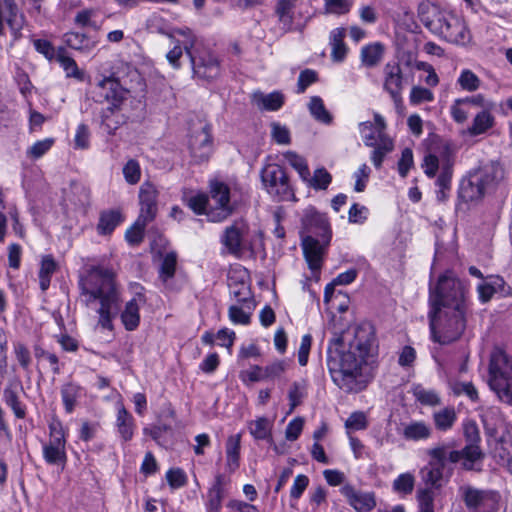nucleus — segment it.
Returning <instances> with one entry per match:
<instances>
[{
	"instance_id": "4468645a",
	"label": "nucleus",
	"mask_w": 512,
	"mask_h": 512,
	"mask_svg": "<svg viewBox=\"0 0 512 512\" xmlns=\"http://www.w3.org/2000/svg\"><path fill=\"white\" fill-rule=\"evenodd\" d=\"M125 94L126 92L120 83L113 78H105L97 86V100L99 102L106 101L115 108L121 104Z\"/></svg>"
},
{
	"instance_id": "b1692460",
	"label": "nucleus",
	"mask_w": 512,
	"mask_h": 512,
	"mask_svg": "<svg viewBox=\"0 0 512 512\" xmlns=\"http://www.w3.org/2000/svg\"><path fill=\"white\" fill-rule=\"evenodd\" d=\"M479 179L470 174L462 180L459 188V197L465 202L479 200L483 197L485 189L479 184Z\"/></svg>"
},
{
	"instance_id": "6e6d98bb",
	"label": "nucleus",
	"mask_w": 512,
	"mask_h": 512,
	"mask_svg": "<svg viewBox=\"0 0 512 512\" xmlns=\"http://www.w3.org/2000/svg\"><path fill=\"white\" fill-rule=\"evenodd\" d=\"M251 314L252 310L246 309L245 306L232 305L228 310L229 319L234 324L248 325L251 321Z\"/></svg>"
},
{
	"instance_id": "412c9836",
	"label": "nucleus",
	"mask_w": 512,
	"mask_h": 512,
	"mask_svg": "<svg viewBox=\"0 0 512 512\" xmlns=\"http://www.w3.org/2000/svg\"><path fill=\"white\" fill-rule=\"evenodd\" d=\"M491 111L492 109L481 110L474 116L471 124L466 130L469 136H480L493 128L495 125V117Z\"/></svg>"
},
{
	"instance_id": "603ef678",
	"label": "nucleus",
	"mask_w": 512,
	"mask_h": 512,
	"mask_svg": "<svg viewBox=\"0 0 512 512\" xmlns=\"http://www.w3.org/2000/svg\"><path fill=\"white\" fill-rule=\"evenodd\" d=\"M146 27L151 33H159L168 35L169 37H174L172 33H170V29L166 20L158 14H152L146 21Z\"/></svg>"
},
{
	"instance_id": "39448f33",
	"label": "nucleus",
	"mask_w": 512,
	"mask_h": 512,
	"mask_svg": "<svg viewBox=\"0 0 512 512\" xmlns=\"http://www.w3.org/2000/svg\"><path fill=\"white\" fill-rule=\"evenodd\" d=\"M428 319L431 339L441 345L458 340L466 328V311L430 308Z\"/></svg>"
},
{
	"instance_id": "0eeeda50",
	"label": "nucleus",
	"mask_w": 512,
	"mask_h": 512,
	"mask_svg": "<svg viewBox=\"0 0 512 512\" xmlns=\"http://www.w3.org/2000/svg\"><path fill=\"white\" fill-rule=\"evenodd\" d=\"M489 385L499 399L512 406V357L502 350L491 355Z\"/></svg>"
},
{
	"instance_id": "c03bdc74",
	"label": "nucleus",
	"mask_w": 512,
	"mask_h": 512,
	"mask_svg": "<svg viewBox=\"0 0 512 512\" xmlns=\"http://www.w3.org/2000/svg\"><path fill=\"white\" fill-rule=\"evenodd\" d=\"M284 159L299 173L302 180H308L310 170L306 160L293 151H287L283 154Z\"/></svg>"
},
{
	"instance_id": "473e14b6",
	"label": "nucleus",
	"mask_w": 512,
	"mask_h": 512,
	"mask_svg": "<svg viewBox=\"0 0 512 512\" xmlns=\"http://www.w3.org/2000/svg\"><path fill=\"white\" fill-rule=\"evenodd\" d=\"M123 217L118 210H108L101 213L97 225L98 233L101 235L110 234L121 222Z\"/></svg>"
},
{
	"instance_id": "f704fd0d",
	"label": "nucleus",
	"mask_w": 512,
	"mask_h": 512,
	"mask_svg": "<svg viewBox=\"0 0 512 512\" xmlns=\"http://www.w3.org/2000/svg\"><path fill=\"white\" fill-rule=\"evenodd\" d=\"M308 109L313 118L323 124L329 125L333 121L331 113L326 109L321 97L313 96L308 103Z\"/></svg>"
},
{
	"instance_id": "58836bf2",
	"label": "nucleus",
	"mask_w": 512,
	"mask_h": 512,
	"mask_svg": "<svg viewBox=\"0 0 512 512\" xmlns=\"http://www.w3.org/2000/svg\"><path fill=\"white\" fill-rule=\"evenodd\" d=\"M383 56V46L380 43L367 45L361 50L362 63L367 67H373L379 63Z\"/></svg>"
},
{
	"instance_id": "774afa93",
	"label": "nucleus",
	"mask_w": 512,
	"mask_h": 512,
	"mask_svg": "<svg viewBox=\"0 0 512 512\" xmlns=\"http://www.w3.org/2000/svg\"><path fill=\"white\" fill-rule=\"evenodd\" d=\"M309 482L308 476L304 474L297 475L290 489V498L292 500H298L307 489Z\"/></svg>"
},
{
	"instance_id": "a18cd8bd",
	"label": "nucleus",
	"mask_w": 512,
	"mask_h": 512,
	"mask_svg": "<svg viewBox=\"0 0 512 512\" xmlns=\"http://www.w3.org/2000/svg\"><path fill=\"white\" fill-rule=\"evenodd\" d=\"M415 486V477L411 473L400 474L392 484L396 493L409 495L413 492Z\"/></svg>"
},
{
	"instance_id": "3c124183",
	"label": "nucleus",
	"mask_w": 512,
	"mask_h": 512,
	"mask_svg": "<svg viewBox=\"0 0 512 512\" xmlns=\"http://www.w3.org/2000/svg\"><path fill=\"white\" fill-rule=\"evenodd\" d=\"M222 484L223 476L219 475L216 478V484L210 489L208 493L209 512H217L221 506Z\"/></svg>"
},
{
	"instance_id": "a211bd4d",
	"label": "nucleus",
	"mask_w": 512,
	"mask_h": 512,
	"mask_svg": "<svg viewBox=\"0 0 512 512\" xmlns=\"http://www.w3.org/2000/svg\"><path fill=\"white\" fill-rule=\"evenodd\" d=\"M247 232V224L243 220H236L232 225L226 227L222 243L230 253L239 254L242 250L243 238Z\"/></svg>"
},
{
	"instance_id": "7c9ffc66",
	"label": "nucleus",
	"mask_w": 512,
	"mask_h": 512,
	"mask_svg": "<svg viewBox=\"0 0 512 512\" xmlns=\"http://www.w3.org/2000/svg\"><path fill=\"white\" fill-rule=\"evenodd\" d=\"M65 43L72 49L79 50L84 53L91 52L97 45V41L87 37L85 34L78 32H69L64 36Z\"/></svg>"
},
{
	"instance_id": "052dcab7",
	"label": "nucleus",
	"mask_w": 512,
	"mask_h": 512,
	"mask_svg": "<svg viewBox=\"0 0 512 512\" xmlns=\"http://www.w3.org/2000/svg\"><path fill=\"white\" fill-rule=\"evenodd\" d=\"M57 60L60 63L61 67L65 70L66 75L68 77L82 79L83 74L78 69V66L74 59L64 54H59Z\"/></svg>"
},
{
	"instance_id": "5fc2aeb1",
	"label": "nucleus",
	"mask_w": 512,
	"mask_h": 512,
	"mask_svg": "<svg viewBox=\"0 0 512 512\" xmlns=\"http://www.w3.org/2000/svg\"><path fill=\"white\" fill-rule=\"evenodd\" d=\"M146 226L147 224L136 220L125 233L126 241L132 246L139 245L143 241Z\"/></svg>"
},
{
	"instance_id": "a878e982",
	"label": "nucleus",
	"mask_w": 512,
	"mask_h": 512,
	"mask_svg": "<svg viewBox=\"0 0 512 512\" xmlns=\"http://www.w3.org/2000/svg\"><path fill=\"white\" fill-rule=\"evenodd\" d=\"M241 435H231L226 441V468L229 473L235 472L240 466Z\"/></svg>"
},
{
	"instance_id": "680f3d73",
	"label": "nucleus",
	"mask_w": 512,
	"mask_h": 512,
	"mask_svg": "<svg viewBox=\"0 0 512 512\" xmlns=\"http://www.w3.org/2000/svg\"><path fill=\"white\" fill-rule=\"evenodd\" d=\"M158 190L151 182H144L139 190V202L157 204Z\"/></svg>"
},
{
	"instance_id": "f8f14e48",
	"label": "nucleus",
	"mask_w": 512,
	"mask_h": 512,
	"mask_svg": "<svg viewBox=\"0 0 512 512\" xmlns=\"http://www.w3.org/2000/svg\"><path fill=\"white\" fill-rule=\"evenodd\" d=\"M328 244L323 243L321 239H318L312 235L303 236L302 249L305 260L312 273L319 279L320 270L322 268L325 249Z\"/></svg>"
},
{
	"instance_id": "c9c22d12",
	"label": "nucleus",
	"mask_w": 512,
	"mask_h": 512,
	"mask_svg": "<svg viewBox=\"0 0 512 512\" xmlns=\"http://www.w3.org/2000/svg\"><path fill=\"white\" fill-rule=\"evenodd\" d=\"M81 393V387L74 383H68L62 387L61 397L67 413H72L74 411L77 401L81 397Z\"/></svg>"
},
{
	"instance_id": "f257e3e1",
	"label": "nucleus",
	"mask_w": 512,
	"mask_h": 512,
	"mask_svg": "<svg viewBox=\"0 0 512 512\" xmlns=\"http://www.w3.org/2000/svg\"><path fill=\"white\" fill-rule=\"evenodd\" d=\"M376 347L374 328L358 325L352 339L335 335L327 349V367L333 383L346 393H359L373 379L370 359Z\"/></svg>"
},
{
	"instance_id": "72a5a7b5",
	"label": "nucleus",
	"mask_w": 512,
	"mask_h": 512,
	"mask_svg": "<svg viewBox=\"0 0 512 512\" xmlns=\"http://www.w3.org/2000/svg\"><path fill=\"white\" fill-rule=\"evenodd\" d=\"M443 469L441 465L428 462L427 465L421 468L420 477L425 485L429 486L428 488H439L443 477Z\"/></svg>"
},
{
	"instance_id": "69168bd1",
	"label": "nucleus",
	"mask_w": 512,
	"mask_h": 512,
	"mask_svg": "<svg viewBox=\"0 0 512 512\" xmlns=\"http://www.w3.org/2000/svg\"><path fill=\"white\" fill-rule=\"evenodd\" d=\"M410 102L413 105H418L423 102H431L434 99V95L431 90L421 87L414 86L410 92Z\"/></svg>"
},
{
	"instance_id": "20e7f679",
	"label": "nucleus",
	"mask_w": 512,
	"mask_h": 512,
	"mask_svg": "<svg viewBox=\"0 0 512 512\" xmlns=\"http://www.w3.org/2000/svg\"><path fill=\"white\" fill-rule=\"evenodd\" d=\"M210 197L212 204L204 195L194 196V213L206 214L211 222H222L232 216L238 204L231 199L230 188L217 179L210 180Z\"/></svg>"
},
{
	"instance_id": "ddd939ff",
	"label": "nucleus",
	"mask_w": 512,
	"mask_h": 512,
	"mask_svg": "<svg viewBox=\"0 0 512 512\" xmlns=\"http://www.w3.org/2000/svg\"><path fill=\"white\" fill-rule=\"evenodd\" d=\"M146 303V297L141 292H137L129 301L126 302L120 313L121 323L127 331H134L140 324V308Z\"/></svg>"
},
{
	"instance_id": "09e8293b",
	"label": "nucleus",
	"mask_w": 512,
	"mask_h": 512,
	"mask_svg": "<svg viewBox=\"0 0 512 512\" xmlns=\"http://www.w3.org/2000/svg\"><path fill=\"white\" fill-rule=\"evenodd\" d=\"M412 392L415 399L422 405L435 406L440 403V398L435 391L425 389L421 385H416Z\"/></svg>"
},
{
	"instance_id": "9d476101",
	"label": "nucleus",
	"mask_w": 512,
	"mask_h": 512,
	"mask_svg": "<svg viewBox=\"0 0 512 512\" xmlns=\"http://www.w3.org/2000/svg\"><path fill=\"white\" fill-rule=\"evenodd\" d=\"M309 235L321 239L325 244L330 242V227L325 215L312 207L304 210L302 218L301 238Z\"/></svg>"
},
{
	"instance_id": "4d7b16f0",
	"label": "nucleus",
	"mask_w": 512,
	"mask_h": 512,
	"mask_svg": "<svg viewBox=\"0 0 512 512\" xmlns=\"http://www.w3.org/2000/svg\"><path fill=\"white\" fill-rule=\"evenodd\" d=\"M123 175L125 181L130 185H135L140 181L141 178V169L139 163L130 159L123 167Z\"/></svg>"
},
{
	"instance_id": "f3484780",
	"label": "nucleus",
	"mask_w": 512,
	"mask_h": 512,
	"mask_svg": "<svg viewBox=\"0 0 512 512\" xmlns=\"http://www.w3.org/2000/svg\"><path fill=\"white\" fill-rule=\"evenodd\" d=\"M340 491L357 512H370L376 506L373 492H358L350 484L342 486Z\"/></svg>"
},
{
	"instance_id": "0e129e2a",
	"label": "nucleus",
	"mask_w": 512,
	"mask_h": 512,
	"mask_svg": "<svg viewBox=\"0 0 512 512\" xmlns=\"http://www.w3.org/2000/svg\"><path fill=\"white\" fill-rule=\"evenodd\" d=\"M459 102H462L461 98L454 100L453 104L450 107V114H451L452 119L456 123L463 124L468 119L469 110H468V107L465 105V103H459Z\"/></svg>"
},
{
	"instance_id": "13d9d810",
	"label": "nucleus",
	"mask_w": 512,
	"mask_h": 512,
	"mask_svg": "<svg viewBox=\"0 0 512 512\" xmlns=\"http://www.w3.org/2000/svg\"><path fill=\"white\" fill-rule=\"evenodd\" d=\"M368 426L366 414L362 411L353 412L345 421V427L348 430H364Z\"/></svg>"
},
{
	"instance_id": "e433bc0d",
	"label": "nucleus",
	"mask_w": 512,
	"mask_h": 512,
	"mask_svg": "<svg viewBox=\"0 0 512 512\" xmlns=\"http://www.w3.org/2000/svg\"><path fill=\"white\" fill-rule=\"evenodd\" d=\"M484 453L478 444H467L462 449V467L465 470H474L475 464L482 461Z\"/></svg>"
},
{
	"instance_id": "2eb2a0df",
	"label": "nucleus",
	"mask_w": 512,
	"mask_h": 512,
	"mask_svg": "<svg viewBox=\"0 0 512 512\" xmlns=\"http://www.w3.org/2000/svg\"><path fill=\"white\" fill-rule=\"evenodd\" d=\"M219 73V61L209 50L198 52V56H194V75L210 80L216 78Z\"/></svg>"
},
{
	"instance_id": "c756f323",
	"label": "nucleus",
	"mask_w": 512,
	"mask_h": 512,
	"mask_svg": "<svg viewBox=\"0 0 512 512\" xmlns=\"http://www.w3.org/2000/svg\"><path fill=\"white\" fill-rule=\"evenodd\" d=\"M229 288L231 294L238 303L245 305L248 310L254 309L255 304L251 295V290L246 282H234L232 278H230Z\"/></svg>"
},
{
	"instance_id": "bf43d9fd",
	"label": "nucleus",
	"mask_w": 512,
	"mask_h": 512,
	"mask_svg": "<svg viewBox=\"0 0 512 512\" xmlns=\"http://www.w3.org/2000/svg\"><path fill=\"white\" fill-rule=\"evenodd\" d=\"M54 144V139L46 138L35 142L27 151L28 157L38 159L46 154Z\"/></svg>"
},
{
	"instance_id": "9b49d317",
	"label": "nucleus",
	"mask_w": 512,
	"mask_h": 512,
	"mask_svg": "<svg viewBox=\"0 0 512 512\" xmlns=\"http://www.w3.org/2000/svg\"><path fill=\"white\" fill-rule=\"evenodd\" d=\"M383 88L391 96L396 108L402 106V91L404 88L403 73L400 65L396 62L387 63L383 69Z\"/></svg>"
},
{
	"instance_id": "aec40b11",
	"label": "nucleus",
	"mask_w": 512,
	"mask_h": 512,
	"mask_svg": "<svg viewBox=\"0 0 512 512\" xmlns=\"http://www.w3.org/2000/svg\"><path fill=\"white\" fill-rule=\"evenodd\" d=\"M198 143L197 154H194V163L205 162L209 159L213 152V138L211 134V126L206 124L202 130L195 136Z\"/></svg>"
},
{
	"instance_id": "423d86ee",
	"label": "nucleus",
	"mask_w": 512,
	"mask_h": 512,
	"mask_svg": "<svg viewBox=\"0 0 512 512\" xmlns=\"http://www.w3.org/2000/svg\"><path fill=\"white\" fill-rule=\"evenodd\" d=\"M466 289L463 283L451 273L441 275L434 288H430V308L466 311Z\"/></svg>"
},
{
	"instance_id": "864d4df0",
	"label": "nucleus",
	"mask_w": 512,
	"mask_h": 512,
	"mask_svg": "<svg viewBox=\"0 0 512 512\" xmlns=\"http://www.w3.org/2000/svg\"><path fill=\"white\" fill-rule=\"evenodd\" d=\"M177 263V256L174 252H168L165 254L160 266V278L163 281H167L169 278L174 276Z\"/></svg>"
},
{
	"instance_id": "bb28decb",
	"label": "nucleus",
	"mask_w": 512,
	"mask_h": 512,
	"mask_svg": "<svg viewBox=\"0 0 512 512\" xmlns=\"http://www.w3.org/2000/svg\"><path fill=\"white\" fill-rule=\"evenodd\" d=\"M58 263L51 255H43L40 260V268L38 272L39 285L42 291H46L51 283L53 274L58 270Z\"/></svg>"
},
{
	"instance_id": "6e6552de",
	"label": "nucleus",
	"mask_w": 512,
	"mask_h": 512,
	"mask_svg": "<svg viewBox=\"0 0 512 512\" xmlns=\"http://www.w3.org/2000/svg\"><path fill=\"white\" fill-rule=\"evenodd\" d=\"M49 439L42 444V454L45 462L49 465L64 466L67 461L66 454V431L62 422L53 417L48 424Z\"/></svg>"
},
{
	"instance_id": "37998d69",
	"label": "nucleus",
	"mask_w": 512,
	"mask_h": 512,
	"mask_svg": "<svg viewBox=\"0 0 512 512\" xmlns=\"http://www.w3.org/2000/svg\"><path fill=\"white\" fill-rule=\"evenodd\" d=\"M272 423L266 417H259L250 422L249 430L255 439L264 440L271 436Z\"/></svg>"
},
{
	"instance_id": "e2e57ef3",
	"label": "nucleus",
	"mask_w": 512,
	"mask_h": 512,
	"mask_svg": "<svg viewBox=\"0 0 512 512\" xmlns=\"http://www.w3.org/2000/svg\"><path fill=\"white\" fill-rule=\"evenodd\" d=\"M271 136L276 143L281 145H288L291 142L289 129L277 122L271 123Z\"/></svg>"
},
{
	"instance_id": "4be33fe9",
	"label": "nucleus",
	"mask_w": 512,
	"mask_h": 512,
	"mask_svg": "<svg viewBox=\"0 0 512 512\" xmlns=\"http://www.w3.org/2000/svg\"><path fill=\"white\" fill-rule=\"evenodd\" d=\"M472 174L479 179V184L486 190L503 178V169L498 163L491 162Z\"/></svg>"
},
{
	"instance_id": "393cba45",
	"label": "nucleus",
	"mask_w": 512,
	"mask_h": 512,
	"mask_svg": "<svg viewBox=\"0 0 512 512\" xmlns=\"http://www.w3.org/2000/svg\"><path fill=\"white\" fill-rule=\"evenodd\" d=\"M297 0H278L275 13L284 32L292 30L294 23V8Z\"/></svg>"
},
{
	"instance_id": "79ce46f5",
	"label": "nucleus",
	"mask_w": 512,
	"mask_h": 512,
	"mask_svg": "<svg viewBox=\"0 0 512 512\" xmlns=\"http://www.w3.org/2000/svg\"><path fill=\"white\" fill-rule=\"evenodd\" d=\"M447 157L453 160L449 153H443L440 158L434 154H427L422 163L425 175L429 178H434L438 171L441 172L442 161Z\"/></svg>"
},
{
	"instance_id": "7ed1b4c3",
	"label": "nucleus",
	"mask_w": 512,
	"mask_h": 512,
	"mask_svg": "<svg viewBox=\"0 0 512 512\" xmlns=\"http://www.w3.org/2000/svg\"><path fill=\"white\" fill-rule=\"evenodd\" d=\"M421 23L433 34L455 45H467L472 36L461 17L430 3H422L418 8Z\"/></svg>"
},
{
	"instance_id": "dca6fc26",
	"label": "nucleus",
	"mask_w": 512,
	"mask_h": 512,
	"mask_svg": "<svg viewBox=\"0 0 512 512\" xmlns=\"http://www.w3.org/2000/svg\"><path fill=\"white\" fill-rule=\"evenodd\" d=\"M115 428L123 442H129L134 437L136 424L132 414L125 408L122 400L116 402Z\"/></svg>"
},
{
	"instance_id": "1a4fd4ad",
	"label": "nucleus",
	"mask_w": 512,
	"mask_h": 512,
	"mask_svg": "<svg viewBox=\"0 0 512 512\" xmlns=\"http://www.w3.org/2000/svg\"><path fill=\"white\" fill-rule=\"evenodd\" d=\"M261 179L267 192L278 200L294 196L285 170L278 164H268L261 171Z\"/></svg>"
},
{
	"instance_id": "2f4dec72",
	"label": "nucleus",
	"mask_w": 512,
	"mask_h": 512,
	"mask_svg": "<svg viewBox=\"0 0 512 512\" xmlns=\"http://www.w3.org/2000/svg\"><path fill=\"white\" fill-rule=\"evenodd\" d=\"M463 501L468 509H477L487 499L488 492L466 485L460 487Z\"/></svg>"
},
{
	"instance_id": "a19ab883",
	"label": "nucleus",
	"mask_w": 512,
	"mask_h": 512,
	"mask_svg": "<svg viewBox=\"0 0 512 512\" xmlns=\"http://www.w3.org/2000/svg\"><path fill=\"white\" fill-rule=\"evenodd\" d=\"M5 403L12 409L15 416L23 419L26 416L25 406L19 400L17 391L12 387L5 388L3 392Z\"/></svg>"
},
{
	"instance_id": "ea45409f",
	"label": "nucleus",
	"mask_w": 512,
	"mask_h": 512,
	"mask_svg": "<svg viewBox=\"0 0 512 512\" xmlns=\"http://www.w3.org/2000/svg\"><path fill=\"white\" fill-rule=\"evenodd\" d=\"M457 419L454 408H444L433 414L435 427L438 430L446 431L454 425Z\"/></svg>"
},
{
	"instance_id": "8fccbe9b",
	"label": "nucleus",
	"mask_w": 512,
	"mask_h": 512,
	"mask_svg": "<svg viewBox=\"0 0 512 512\" xmlns=\"http://www.w3.org/2000/svg\"><path fill=\"white\" fill-rule=\"evenodd\" d=\"M417 502L419 512H435L434 492L430 488H420L417 491Z\"/></svg>"
},
{
	"instance_id": "6ab92c4d",
	"label": "nucleus",
	"mask_w": 512,
	"mask_h": 512,
	"mask_svg": "<svg viewBox=\"0 0 512 512\" xmlns=\"http://www.w3.org/2000/svg\"><path fill=\"white\" fill-rule=\"evenodd\" d=\"M454 161L447 157L442 161L441 173L436 180L438 190L436 191V198L440 202L448 199L451 190V180L453 174Z\"/></svg>"
},
{
	"instance_id": "5701e85b",
	"label": "nucleus",
	"mask_w": 512,
	"mask_h": 512,
	"mask_svg": "<svg viewBox=\"0 0 512 512\" xmlns=\"http://www.w3.org/2000/svg\"><path fill=\"white\" fill-rule=\"evenodd\" d=\"M252 102L260 110L277 111L283 106V104L285 102V97L279 91H274L269 94H264L262 92H255L252 95Z\"/></svg>"
},
{
	"instance_id": "c85d7f7f",
	"label": "nucleus",
	"mask_w": 512,
	"mask_h": 512,
	"mask_svg": "<svg viewBox=\"0 0 512 512\" xmlns=\"http://www.w3.org/2000/svg\"><path fill=\"white\" fill-rule=\"evenodd\" d=\"M432 434V428L424 421H411L403 428L402 435L407 440L420 441L428 439Z\"/></svg>"
},
{
	"instance_id": "4c0bfd02",
	"label": "nucleus",
	"mask_w": 512,
	"mask_h": 512,
	"mask_svg": "<svg viewBox=\"0 0 512 512\" xmlns=\"http://www.w3.org/2000/svg\"><path fill=\"white\" fill-rule=\"evenodd\" d=\"M459 87L469 93L477 91L482 84L481 79L470 69H463L457 79Z\"/></svg>"
},
{
	"instance_id": "cd10ccee",
	"label": "nucleus",
	"mask_w": 512,
	"mask_h": 512,
	"mask_svg": "<svg viewBox=\"0 0 512 512\" xmlns=\"http://www.w3.org/2000/svg\"><path fill=\"white\" fill-rule=\"evenodd\" d=\"M345 36L346 30L342 27L336 28L330 33L331 58L334 62H342L346 58L348 48L344 43Z\"/></svg>"
},
{
	"instance_id": "de8ad7c7",
	"label": "nucleus",
	"mask_w": 512,
	"mask_h": 512,
	"mask_svg": "<svg viewBox=\"0 0 512 512\" xmlns=\"http://www.w3.org/2000/svg\"><path fill=\"white\" fill-rule=\"evenodd\" d=\"M304 181L316 190H326L332 181V176L325 168H318L312 177L309 176V179Z\"/></svg>"
},
{
	"instance_id": "338daca9",
	"label": "nucleus",
	"mask_w": 512,
	"mask_h": 512,
	"mask_svg": "<svg viewBox=\"0 0 512 512\" xmlns=\"http://www.w3.org/2000/svg\"><path fill=\"white\" fill-rule=\"evenodd\" d=\"M166 479L172 489H178L187 483V476L183 470L173 468L167 471Z\"/></svg>"
},
{
	"instance_id": "f03ea898",
	"label": "nucleus",
	"mask_w": 512,
	"mask_h": 512,
	"mask_svg": "<svg viewBox=\"0 0 512 512\" xmlns=\"http://www.w3.org/2000/svg\"><path fill=\"white\" fill-rule=\"evenodd\" d=\"M80 300L98 315V325L112 330L121 300L116 274L103 265H85L79 273Z\"/></svg>"
},
{
	"instance_id": "49530a36",
	"label": "nucleus",
	"mask_w": 512,
	"mask_h": 512,
	"mask_svg": "<svg viewBox=\"0 0 512 512\" xmlns=\"http://www.w3.org/2000/svg\"><path fill=\"white\" fill-rule=\"evenodd\" d=\"M5 6L10 13L7 23L14 38L17 39L20 36V31L23 27V18L22 16L17 15L16 5L13 0H5Z\"/></svg>"
}]
</instances>
